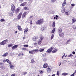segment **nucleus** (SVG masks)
<instances>
[{"instance_id":"f257e3e1","label":"nucleus","mask_w":76,"mask_h":76,"mask_svg":"<svg viewBox=\"0 0 76 76\" xmlns=\"http://www.w3.org/2000/svg\"><path fill=\"white\" fill-rule=\"evenodd\" d=\"M43 23H44V19H43L39 20L36 22L37 25H40V24H42Z\"/></svg>"},{"instance_id":"f03ea898","label":"nucleus","mask_w":76,"mask_h":76,"mask_svg":"<svg viewBox=\"0 0 76 76\" xmlns=\"http://www.w3.org/2000/svg\"><path fill=\"white\" fill-rule=\"evenodd\" d=\"M7 42H8V39H6L3 41L1 42L0 43V44L1 45H4L5 44H6Z\"/></svg>"},{"instance_id":"7ed1b4c3","label":"nucleus","mask_w":76,"mask_h":76,"mask_svg":"<svg viewBox=\"0 0 76 76\" xmlns=\"http://www.w3.org/2000/svg\"><path fill=\"white\" fill-rule=\"evenodd\" d=\"M53 48L54 47H51L47 51V53H51V52L53 51Z\"/></svg>"},{"instance_id":"20e7f679","label":"nucleus","mask_w":76,"mask_h":76,"mask_svg":"<svg viewBox=\"0 0 76 76\" xmlns=\"http://www.w3.org/2000/svg\"><path fill=\"white\" fill-rule=\"evenodd\" d=\"M11 10L12 11V12H13L15 11V5H14V4H12L11 5Z\"/></svg>"},{"instance_id":"39448f33","label":"nucleus","mask_w":76,"mask_h":76,"mask_svg":"<svg viewBox=\"0 0 76 76\" xmlns=\"http://www.w3.org/2000/svg\"><path fill=\"white\" fill-rule=\"evenodd\" d=\"M59 34V36L61 38H63L64 37V34L63 32L60 33Z\"/></svg>"},{"instance_id":"423d86ee","label":"nucleus","mask_w":76,"mask_h":76,"mask_svg":"<svg viewBox=\"0 0 76 76\" xmlns=\"http://www.w3.org/2000/svg\"><path fill=\"white\" fill-rule=\"evenodd\" d=\"M22 12H20L18 15V16L17 17L18 19H20V18H21V16H22Z\"/></svg>"},{"instance_id":"0eeeda50","label":"nucleus","mask_w":76,"mask_h":76,"mask_svg":"<svg viewBox=\"0 0 76 76\" xmlns=\"http://www.w3.org/2000/svg\"><path fill=\"white\" fill-rule=\"evenodd\" d=\"M10 67L11 69H14V68L15 67V66H14L12 64H11V63L10 64Z\"/></svg>"},{"instance_id":"6e6552de","label":"nucleus","mask_w":76,"mask_h":76,"mask_svg":"<svg viewBox=\"0 0 76 76\" xmlns=\"http://www.w3.org/2000/svg\"><path fill=\"white\" fill-rule=\"evenodd\" d=\"M18 45H16L13 46L12 47V50H14V49H16L18 48Z\"/></svg>"},{"instance_id":"1a4fd4ad","label":"nucleus","mask_w":76,"mask_h":76,"mask_svg":"<svg viewBox=\"0 0 76 76\" xmlns=\"http://www.w3.org/2000/svg\"><path fill=\"white\" fill-rule=\"evenodd\" d=\"M66 0H64V2L62 4V7H64V6L66 5Z\"/></svg>"},{"instance_id":"9d476101","label":"nucleus","mask_w":76,"mask_h":76,"mask_svg":"<svg viewBox=\"0 0 76 76\" xmlns=\"http://www.w3.org/2000/svg\"><path fill=\"white\" fill-rule=\"evenodd\" d=\"M26 2H24V3H22L20 4V6H24L25 5H26Z\"/></svg>"},{"instance_id":"9b49d317","label":"nucleus","mask_w":76,"mask_h":76,"mask_svg":"<svg viewBox=\"0 0 76 76\" xmlns=\"http://www.w3.org/2000/svg\"><path fill=\"white\" fill-rule=\"evenodd\" d=\"M48 66V64L47 63H45L43 66V68H47Z\"/></svg>"},{"instance_id":"f8f14e48","label":"nucleus","mask_w":76,"mask_h":76,"mask_svg":"<svg viewBox=\"0 0 76 76\" xmlns=\"http://www.w3.org/2000/svg\"><path fill=\"white\" fill-rule=\"evenodd\" d=\"M58 34L61 33L62 32V29L61 28H59L58 30Z\"/></svg>"},{"instance_id":"ddd939ff","label":"nucleus","mask_w":76,"mask_h":76,"mask_svg":"<svg viewBox=\"0 0 76 76\" xmlns=\"http://www.w3.org/2000/svg\"><path fill=\"white\" fill-rule=\"evenodd\" d=\"M29 53L30 54H35V52H34V50H32L31 51H29Z\"/></svg>"},{"instance_id":"4468645a","label":"nucleus","mask_w":76,"mask_h":76,"mask_svg":"<svg viewBox=\"0 0 76 76\" xmlns=\"http://www.w3.org/2000/svg\"><path fill=\"white\" fill-rule=\"evenodd\" d=\"M37 38H38V37H34L33 39V40L34 41H36Z\"/></svg>"},{"instance_id":"2eb2a0df","label":"nucleus","mask_w":76,"mask_h":76,"mask_svg":"<svg viewBox=\"0 0 76 76\" xmlns=\"http://www.w3.org/2000/svg\"><path fill=\"white\" fill-rule=\"evenodd\" d=\"M17 28L18 30H19V31H22V28H21L20 26L19 25L18 26Z\"/></svg>"},{"instance_id":"dca6fc26","label":"nucleus","mask_w":76,"mask_h":76,"mask_svg":"<svg viewBox=\"0 0 76 76\" xmlns=\"http://www.w3.org/2000/svg\"><path fill=\"white\" fill-rule=\"evenodd\" d=\"M28 28H26L25 29H24V33L25 34H26V32H28Z\"/></svg>"},{"instance_id":"f3484780","label":"nucleus","mask_w":76,"mask_h":76,"mask_svg":"<svg viewBox=\"0 0 76 76\" xmlns=\"http://www.w3.org/2000/svg\"><path fill=\"white\" fill-rule=\"evenodd\" d=\"M68 75V73L66 72L63 73L62 74V76H66V75Z\"/></svg>"},{"instance_id":"a211bd4d","label":"nucleus","mask_w":76,"mask_h":76,"mask_svg":"<svg viewBox=\"0 0 76 76\" xmlns=\"http://www.w3.org/2000/svg\"><path fill=\"white\" fill-rule=\"evenodd\" d=\"M55 26H56V23L54 21L52 24V27L53 28H54V27H55Z\"/></svg>"},{"instance_id":"6ab92c4d","label":"nucleus","mask_w":76,"mask_h":76,"mask_svg":"<svg viewBox=\"0 0 76 76\" xmlns=\"http://www.w3.org/2000/svg\"><path fill=\"white\" fill-rule=\"evenodd\" d=\"M7 54H8V53H5L4 54L2 55L3 57H6V56H7Z\"/></svg>"},{"instance_id":"aec40b11","label":"nucleus","mask_w":76,"mask_h":76,"mask_svg":"<svg viewBox=\"0 0 76 76\" xmlns=\"http://www.w3.org/2000/svg\"><path fill=\"white\" fill-rule=\"evenodd\" d=\"M72 22L73 23H74L76 21V19L75 18L72 19Z\"/></svg>"},{"instance_id":"412c9836","label":"nucleus","mask_w":76,"mask_h":76,"mask_svg":"<svg viewBox=\"0 0 76 76\" xmlns=\"http://www.w3.org/2000/svg\"><path fill=\"white\" fill-rule=\"evenodd\" d=\"M42 41L41 40H39L38 42V44L39 45H40L41 44V43H42Z\"/></svg>"},{"instance_id":"4be33fe9","label":"nucleus","mask_w":76,"mask_h":76,"mask_svg":"<svg viewBox=\"0 0 76 76\" xmlns=\"http://www.w3.org/2000/svg\"><path fill=\"white\" fill-rule=\"evenodd\" d=\"M51 69V68H48V69L47 71V72H48V73H49V72H50Z\"/></svg>"},{"instance_id":"5701e85b","label":"nucleus","mask_w":76,"mask_h":76,"mask_svg":"<svg viewBox=\"0 0 76 76\" xmlns=\"http://www.w3.org/2000/svg\"><path fill=\"white\" fill-rule=\"evenodd\" d=\"M44 37L43 36H41L40 37V40L42 41L44 39Z\"/></svg>"},{"instance_id":"b1692460","label":"nucleus","mask_w":76,"mask_h":76,"mask_svg":"<svg viewBox=\"0 0 76 76\" xmlns=\"http://www.w3.org/2000/svg\"><path fill=\"white\" fill-rule=\"evenodd\" d=\"M57 49H55L54 50H53L52 51L53 53H57Z\"/></svg>"},{"instance_id":"393cba45","label":"nucleus","mask_w":76,"mask_h":76,"mask_svg":"<svg viewBox=\"0 0 76 76\" xmlns=\"http://www.w3.org/2000/svg\"><path fill=\"white\" fill-rule=\"evenodd\" d=\"M20 10V7H18V8L17 9L16 11L17 12H18Z\"/></svg>"},{"instance_id":"a878e982","label":"nucleus","mask_w":76,"mask_h":76,"mask_svg":"<svg viewBox=\"0 0 76 76\" xmlns=\"http://www.w3.org/2000/svg\"><path fill=\"white\" fill-rule=\"evenodd\" d=\"M44 50V49H42V48H40L39 49V51L40 52H42Z\"/></svg>"},{"instance_id":"bb28decb","label":"nucleus","mask_w":76,"mask_h":76,"mask_svg":"<svg viewBox=\"0 0 76 76\" xmlns=\"http://www.w3.org/2000/svg\"><path fill=\"white\" fill-rule=\"evenodd\" d=\"M6 61L7 63H9V64H10L11 63V62L9 60V59H7L6 60Z\"/></svg>"},{"instance_id":"cd10ccee","label":"nucleus","mask_w":76,"mask_h":76,"mask_svg":"<svg viewBox=\"0 0 76 76\" xmlns=\"http://www.w3.org/2000/svg\"><path fill=\"white\" fill-rule=\"evenodd\" d=\"M31 63H34L35 62V61L34 59H32L31 60Z\"/></svg>"},{"instance_id":"c85d7f7f","label":"nucleus","mask_w":76,"mask_h":76,"mask_svg":"<svg viewBox=\"0 0 76 76\" xmlns=\"http://www.w3.org/2000/svg\"><path fill=\"white\" fill-rule=\"evenodd\" d=\"M34 53H38L39 51V50L38 49H35L34 50Z\"/></svg>"},{"instance_id":"c756f323","label":"nucleus","mask_w":76,"mask_h":76,"mask_svg":"<svg viewBox=\"0 0 76 76\" xmlns=\"http://www.w3.org/2000/svg\"><path fill=\"white\" fill-rule=\"evenodd\" d=\"M12 46H13V44H10L8 45V47H9V48L12 47Z\"/></svg>"},{"instance_id":"7c9ffc66","label":"nucleus","mask_w":76,"mask_h":76,"mask_svg":"<svg viewBox=\"0 0 76 76\" xmlns=\"http://www.w3.org/2000/svg\"><path fill=\"white\" fill-rule=\"evenodd\" d=\"M72 28L73 29H74V30H76V26L75 25H73L72 26Z\"/></svg>"},{"instance_id":"2f4dec72","label":"nucleus","mask_w":76,"mask_h":76,"mask_svg":"<svg viewBox=\"0 0 76 76\" xmlns=\"http://www.w3.org/2000/svg\"><path fill=\"white\" fill-rule=\"evenodd\" d=\"M55 31H56V29H55V28H54L53 30L52 31V32H51V33H54V32H55Z\"/></svg>"},{"instance_id":"473e14b6","label":"nucleus","mask_w":76,"mask_h":76,"mask_svg":"<svg viewBox=\"0 0 76 76\" xmlns=\"http://www.w3.org/2000/svg\"><path fill=\"white\" fill-rule=\"evenodd\" d=\"M0 21L1 22H5V20H4V19H1L0 20Z\"/></svg>"},{"instance_id":"72a5a7b5","label":"nucleus","mask_w":76,"mask_h":76,"mask_svg":"<svg viewBox=\"0 0 76 76\" xmlns=\"http://www.w3.org/2000/svg\"><path fill=\"white\" fill-rule=\"evenodd\" d=\"M54 36V34H52V35L51 37V39H53V38Z\"/></svg>"},{"instance_id":"f704fd0d","label":"nucleus","mask_w":76,"mask_h":76,"mask_svg":"<svg viewBox=\"0 0 76 76\" xmlns=\"http://www.w3.org/2000/svg\"><path fill=\"white\" fill-rule=\"evenodd\" d=\"M72 56H73V55H72V54H71L70 55H69L68 56V57H72Z\"/></svg>"},{"instance_id":"c9c22d12","label":"nucleus","mask_w":76,"mask_h":76,"mask_svg":"<svg viewBox=\"0 0 76 76\" xmlns=\"http://www.w3.org/2000/svg\"><path fill=\"white\" fill-rule=\"evenodd\" d=\"M9 15L10 16H12V15H13L12 14V12H9Z\"/></svg>"},{"instance_id":"e433bc0d","label":"nucleus","mask_w":76,"mask_h":76,"mask_svg":"<svg viewBox=\"0 0 76 76\" xmlns=\"http://www.w3.org/2000/svg\"><path fill=\"white\" fill-rule=\"evenodd\" d=\"M59 75H60V72L58 71L57 72V76H59Z\"/></svg>"},{"instance_id":"4c0bfd02","label":"nucleus","mask_w":76,"mask_h":76,"mask_svg":"<svg viewBox=\"0 0 76 76\" xmlns=\"http://www.w3.org/2000/svg\"><path fill=\"white\" fill-rule=\"evenodd\" d=\"M23 46L24 47H28V45H23Z\"/></svg>"},{"instance_id":"58836bf2","label":"nucleus","mask_w":76,"mask_h":76,"mask_svg":"<svg viewBox=\"0 0 76 76\" xmlns=\"http://www.w3.org/2000/svg\"><path fill=\"white\" fill-rule=\"evenodd\" d=\"M56 1V0H51V3H54Z\"/></svg>"},{"instance_id":"ea45409f","label":"nucleus","mask_w":76,"mask_h":76,"mask_svg":"<svg viewBox=\"0 0 76 76\" xmlns=\"http://www.w3.org/2000/svg\"><path fill=\"white\" fill-rule=\"evenodd\" d=\"M26 12H24L23 13V15H25V16L26 15Z\"/></svg>"},{"instance_id":"a19ab883","label":"nucleus","mask_w":76,"mask_h":76,"mask_svg":"<svg viewBox=\"0 0 76 76\" xmlns=\"http://www.w3.org/2000/svg\"><path fill=\"white\" fill-rule=\"evenodd\" d=\"M65 14L66 15H67V16H68V15H69V13L68 12H66Z\"/></svg>"},{"instance_id":"79ce46f5","label":"nucleus","mask_w":76,"mask_h":76,"mask_svg":"<svg viewBox=\"0 0 76 76\" xmlns=\"http://www.w3.org/2000/svg\"><path fill=\"white\" fill-rule=\"evenodd\" d=\"M3 63L1 62H0V66H3Z\"/></svg>"},{"instance_id":"37998d69","label":"nucleus","mask_w":76,"mask_h":76,"mask_svg":"<svg viewBox=\"0 0 76 76\" xmlns=\"http://www.w3.org/2000/svg\"><path fill=\"white\" fill-rule=\"evenodd\" d=\"M45 29L44 28V27H42V28H41V31H44V30Z\"/></svg>"},{"instance_id":"c03bdc74","label":"nucleus","mask_w":76,"mask_h":76,"mask_svg":"<svg viewBox=\"0 0 76 76\" xmlns=\"http://www.w3.org/2000/svg\"><path fill=\"white\" fill-rule=\"evenodd\" d=\"M70 39L67 41V42H66V44H68V43L69 42H70Z\"/></svg>"},{"instance_id":"a18cd8bd","label":"nucleus","mask_w":76,"mask_h":76,"mask_svg":"<svg viewBox=\"0 0 76 76\" xmlns=\"http://www.w3.org/2000/svg\"><path fill=\"white\" fill-rule=\"evenodd\" d=\"M22 17V18H25V15L23 14Z\"/></svg>"},{"instance_id":"49530a36","label":"nucleus","mask_w":76,"mask_h":76,"mask_svg":"<svg viewBox=\"0 0 76 76\" xmlns=\"http://www.w3.org/2000/svg\"><path fill=\"white\" fill-rule=\"evenodd\" d=\"M24 10H27V7H24Z\"/></svg>"},{"instance_id":"de8ad7c7","label":"nucleus","mask_w":76,"mask_h":76,"mask_svg":"<svg viewBox=\"0 0 76 76\" xmlns=\"http://www.w3.org/2000/svg\"><path fill=\"white\" fill-rule=\"evenodd\" d=\"M65 12V10L64 9L63 10H62V13H64Z\"/></svg>"},{"instance_id":"09e8293b","label":"nucleus","mask_w":76,"mask_h":76,"mask_svg":"<svg viewBox=\"0 0 76 76\" xmlns=\"http://www.w3.org/2000/svg\"><path fill=\"white\" fill-rule=\"evenodd\" d=\"M49 24H51V23H52V21H49Z\"/></svg>"},{"instance_id":"8fccbe9b","label":"nucleus","mask_w":76,"mask_h":76,"mask_svg":"<svg viewBox=\"0 0 76 76\" xmlns=\"http://www.w3.org/2000/svg\"><path fill=\"white\" fill-rule=\"evenodd\" d=\"M71 6H72L73 7H74V6H75V4H71Z\"/></svg>"},{"instance_id":"3c124183","label":"nucleus","mask_w":76,"mask_h":76,"mask_svg":"<svg viewBox=\"0 0 76 76\" xmlns=\"http://www.w3.org/2000/svg\"><path fill=\"white\" fill-rule=\"evenodd\" d=\"M39 72L41 73H43V71H41V70H40L39 71Z\"/></svg>"},{"instance_id":"603ef678","label":"nucleus","mask_w":76,"mask_h":76,"mask_svg":"<svg viewBox=\"0 0 76 76\" xmlns=\"http://www.w3.org/2000/svg\"><path fill=\"white\" fill-rule=\"evenodd\" d=\"M22 50H26V48H22Z\"/></svg>"},{"instance_id":"864d4df0","label":"nucleus","mask_w":76,"mask_h":76,"mask_svg":"<svg viewBox=\"0 0 76 76\" xmlns=\"http://www.w3.org/2000/svg\"><path fill=\"white\" fill-rule=\"evenodd\" d=\"M15 76V74H13L11 75V76Z\"/></svg>"},{"instance_id":"5fc2aeb1","label":"nucleus","mask_w":76,"mask_h":76,"mask_svg":"<svg viewBox=\"0 0 76 76\" xmlns=\"http://www.w3.org/2000/svg\"><path fill=\"white\" fill-rule=\"evenodd\" d=\"M30 23L31 25V24H32V21H30Z\"/></svg>"},{"instance_id":"6e6d98bb","label":"nucleus","mask_w":76,"mask_h":76,"mask_svg":"<svg viewBox=\"0 0 76 76\" xmlns=\"http://www.w3.org/2000/svg\"><path fill=\"white\" fill-rule=\"evenodd\" d=\"M64 56H62V58H63V57H64V56H65V53H64Z\"/></svg>"},{"instance_id":"4d7b16f0","label":"nucleus","mask_w":76,"mask_h":76,"mask_svg":"<svg viewBox=\"0 0 76 76\" xmlns=\"http://www.w3.org/2000/svg\"><path fill=\"white\" fill-rule=\"evenodd\" d=\"M46 56V53H45L43 54V56H44V57H45Z\"/></svg>"},{"instance_id":"13d9d810","label":"nucleus","mask_w":76,"mask_h":76,"mask_svg":"<svg viewBox=\"0 0 76 76\" xmlns=\"http://www.w3.org/2000/svg\"><path fill=\"white\" fill-rule=\"evenodd\" d=\"M37 45V43H34V45Z\"/></svg>"},{"instance_id":"bf43d9fd","label":"nucleus","mask_w":76,"mask_h":76,"mask_svg":"<svg viewBox=\"0 0 76 76\" xmlns=\"http://www.w3.org/2000/svg\"><path fill=\"white\" fill-rule=\"evenodd\" d=\"M26 74H27V72H24L23 74V75H25Z\"/></svg>"},{"instance_id":"052dcab7","label":"nucleus","mask_w":76,"mask_h":76,"mask_svg":"<svg viewBox=\"0 0 76 76\" xmlns=\"http://www.w3.org/2000/svg\"><path fill=\"white\" fill-rule=\"evenodd\" d=\"M76 70L75 71V72H74L73 74H74V75H75V74H76Z\"/></svg>"},{"instance_id":"680f3d73","label":"nucleus","mask_w":76,"mask_h":76,"mask_svg":"<svg viewBox=\"0 0 76 76\" xmlns=\"http://www.w3.org/2000/svg\"><path fill=\"white\" fill-rule=\"evenodd\" d=\"M75 75L72 74V75H71L70 76H74Z\"/></svg>"},{"instance_id":"e2e57ef3","label":"nucleus","mask_w":76,"mask_h":76,"mask_svg":"<svg viewBox=\"0 0 76 76\" xmlns=\"http://www.w3.org/2000/svg\"><path fill=\"white\" fill-rule=\"evenodd\" d=\"M6 76H9V73H7L6 75Z\"/></svg>"},{"instance_id":"0e129e2a","label":"nucleus","mask_w":76,"mask_h":76,"mask_svg":"<svg viewBox=\"0 0 76 76\" xmlns=\"http://www.w3.org/2000/svg\"><path fill=\"white\" fill-rule=\"evenodd\" d=\"M72 54H75V51L73 52Z\"/></svg>"},{"instance_id":"69168bd1","label":"nucleus","mask_w":76,"mask_h":76,"mask_svg":"<svg viewBox=\"0 0 76 76\" xmlns=\"http://www.w3.org/2000/svg\"><path fill=\"white\" fill-rule=\"evenodd\" d=\"M20 1V2H22V1H23V0H19Z\"/></svg>"},{"instance_id":"338daca9","label":"nucleus","mask_w":76,"mask_h":76,"mask_svg":"<svg viewBox=\"0 0 76 76\" xmlns=\"http://www.w3.org/2000/svg\"><path fill=\"white\" fill-rule=\"evenodd\" d=\"M17 32H18L17 31H15V34H17Z\"/></svg>"},{"instance_id":"774afa93","label":"nucleus","mask_w":76,"mask_h":76,"mask_svg":"<svg viewBox=\"0 0 76 76\" xmlns=\"http://www.w3.org/2000/svg\"><path fill=\"white\" fill-rule=\"evenodd\" d=\"M75 65L76 66V60H75Z\"/></svg>"}]
</instances>
